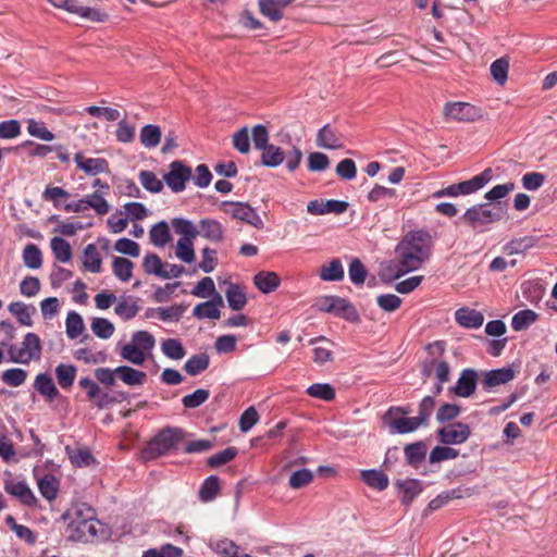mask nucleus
<instances>
[{"instance_id":"obj_1","label":"nucleus","mask_w":557,"mask_h":557,"mask_svg":"<svg viewBox=\"0 0 557 557\" xmlns=\"http://www.w3.org/2000/svg\"><path fill=\"white\" fill-rule=\"evenodd\" d=\"M433 248V239L426 231L408 233L396 247L398 257V272L388 275V278L400 276L418 270L430 258Z\"/></svg>"},{"instance_id":"obj_2","label":"nucleus","mask_w":557,"mask_h":557,"mask_svg":"<svg viewBox=\"0 0 557 557\" xmlns=\"http://www.w3.org/2000/svg\"><path fill=\"white\" fill-rule=\"evenodd\" d=\"M62 518L69 521L66 534L71 541L89 542L96 537L98 521L91 507L85 504L73 506Z\"/></svg>"},{"instance_id":"obj_3","label":"nucleus","mask_w":557,"mask_h":557,"mask_svg":"<svg viewBox=\"0 0 557 557\" xmlns=\"http://www.w3.org/2000/svg\"><path fill=\"white\" fill-rule=\"evenodd\" d=\"M505 215L506 209L500 202L480 203L467 209L462 220L473 230L483 231L486 225L500 221Z\"/></svg>"},{"instance_id":"obj_4","label":"nucleus","mask_w":557,"mask_h":557,"mask_svg":"<svg viewBox=\"0 0 557 557\" xmlns=\"http://www.w3.org/2000/svg\"><path fill=\"white\" fill-rule=\"evenodd\" d=\"M183 440V430L180 428H165L159 432L143 449V458L156 459L165 455Z\"/></svg>"},{"instance_id":"obj_5","label":"nucleus","mask_w":557,"mask_h":557,"mask_svg":"<svg viewBox=\"0 0 557 557\" xmlns=\"http://www.w3.org/2000/svg\"><path fill=\"white\" fill-rule=\"evenodd\" d=\"M42 345L40 337L35 333H27L21 347L10 345L8 347V356L11 362L29 364L30 361H37L41 358Z\"/></svg>"},{"instance_id":"obj_6","label":"nucleus","mask_w":557,"mask_h":557,"mask_svg":"<svg viewBox=\"0 0 557 557\" xmlns=\"http://www.w3.org/2000/svg\"><path fill=\"white\" fill-rule=\"evenodd\" d=\"M410 412L408 407L393 406L384 414L383 420L392 433L407 434L423 426L417 417H405Z\"/></svg>"},{"instance_id":"obj_7","label":"nucleus","mask_w":557,"mask_h":557,"mask_svg":"<svg viewBox=\"0 0 557 557\" xmlns=\"http://www.w3.org/2000/svg\"><path fill=\"white\" fill-rule=\"evenodd\" d=\"M444 117L457 122L470 123L481 120L483 116L482 109L462 101L446 102L443 108Z\"/></svg>"},{"instance_id":"obj_8","label":"nucleus","mask_w":557,"mask_h":557,"mask_svg":"<svg viewBox=\"0 0 557 557\" xmlns=\"http://www.w3.org/2000/svg\"><path fill=\"white\" fill-rule=\"evenodd\" d=\"M221 210L235 220L243 221L256 228L263 227V221L257 211L247 202L223 201L220 205Z\"/></svg>"},{"instance_id":"obj_9","label":"nucleus","mask_w":557,"mask_h":557,"mask_svg":"<svg viewBox=\"0 0 557 557\" xmlns=\"http://www.w3.org/2000/svg\"><path fill=\"white\" fill-rule=\"evenodd\" d=\"M191 178V169L182 161L175 160L170 164V170L164 174L163 180L173 193H181L185 189L186 183Z\"/></svg>"},{"instance_id":"obj_10","label":"nucleus","mask_w":557,"mask_h":557,"mask_svg":"<svg viewBox=\"0 0 557 557\" xmlns=\"http://www.w3.org/2000/svg\"><path fill=\"white\" fill-rule=\"evenodd\" d=\"M471 434L470 426L462 422L449 423L437 431L440 441L446 445L465 443Z\"/></svg>"},{"instance_id":"obj_11","label":"nucleus","mask_w":557,"mask_h":557,"mask_svg":"<svg viewBox=\"0 0 557 557\" xmlns=\"http://www.w3.org/2000/svg\"><path fill=\"white\" fill-rule=\"evenodd\" d=\"M78 385L86 392L88 399L91 400L99 409H102L114 401L108 393H101L98 383L88 376L81 377Z\"/></svg>"},{"instance_id":"obj_12","label":"nucleus","mask_w":557,"mask_h":557,"mask_svg":"<svg viewBox=\"0 0 557 557\" xmlns=\"http://www.w3.org/2000/svg\"><path fill=\"white\" fill-rule=\"evenodd\" d=\"M348 202L344 200H312L307 206V211L313 215H323L327 213L342 214L348 209Z\"/></svg>"},{"instance_id":"obj_13","label":"nucleus","mask_w":557,"mask_h":557,"mask_svg":"<svg viewBox=\"0 0 557 557\" xmlns=\"http://www.w3.org/2000/svg\"><path fill=\"white\" fill-rule=\"evenodd\" d=\"M76 166L87 175H98L109 172V162L103 158H86L83 152H76L74 156Z\"/></svg>"},{"instance_id":"obj_14","label":"nucleus","mask_w":557,"mask_h":557,"mask_svg":"<svg viewBox=\"0 0 557 557\" xmlns=\"http://www.w3.org/2000/svg\"><path fill=\"white\" fill-rule=\"evenodd\" d=\"M198 235L212 242L221 243L224 239L225 228L215 219H201L197 224Z\"/></svg>"},{"instance_id":"obj_15","label":"nucleus","mask_w":557,"mask_h":557,"mask_svg":"<svg viewBox=\"0 0 557 557\" xmlns=\"http://www.w3.org/2000/svg\"><path fill=\"white\" fill-rule=\"evenodd\" d=\"M223 297L221 294H216L215 298L196 305L193 310V315L198 320H218L221 317L220 308L223 307Z\"/></svg>"},{"instance_id":"obj_16","label":"nucleus","mask_w":557,"mask_h":557,"mask_svg":"<svg viewBox=\"0 0 557 557\" xmlns=\"http://www.w3.org/2000/svg\"><path fill=\"white\" fill-rule=\"evenodd\" d=\"M317 146L324 149H341L344 147L343 135L330 124L324 125L317 134Z\"/></svg>"},{"instance_id":"obj_17","label":"nucleus","mask_w":557,"mask_h":557,"mask_svg":"<svg viewBox=\"0 0 557 557\" xmlns=\"http://www.w3.org/2000/svg\"><path fill=\"white\" fill-rule=\"evenodd\" d=\"M478 373L473 369H463L453 387L454 393L459 397H470L476 388Z\"/></svg>"},{"instance_id":"obj_18","label":"nucleus","mask_w":557,"mask_h":557,"mask_svg":"<svg viewBox=\"0 0 557 557\" xmlns=\"http://www.w3.org/2000/svg\"><path fill=\"white\" fill-rule=\"evenodd\" d=\"M326 311L333 312L350 322L359 320V314L356 308L348 300L341 297H330Z\"/></svg>"},{"instance_id":"obj_19","label":"nucleus","mask_w":557,"mask_h":557,"mask_svg":"<svg viewBox=\"0 0 557 557\" xmlns=\"http://www.w3.org/2000/svg\"><path fill=\"white\" fill-rule=\"evenodd\" d=\"M493 177L491 169H485L482 173L473 176L468 181L457 183L458 196L471 195L483 188Z\"/></svg>"},{"instance_id":"obj_20","label":"nucleus","mask_w":557,"mask_h":557,"mask_svg":"<svg viewBox=\"0 0 557 557\" xmlns=\"http://www.w3.org/2000/svg\"><path fill=\"white\" fill-rule=\"evenodd\" d=\"M4 491L18 498L24 505L33 506L36 504V497L29 486L24 481L10 480L4 483Z\"/></svg>"},{"instance_id":"obj_21","label":"nucleus","mask_w":557,"mask_h":557,"mask_svg":"<svg viewBox=\"0 0 557 557\" xmlns=\"http://www.w3.org/2000/svg\"><path fill=\"white\" fill-rule=\"evenodd\" d=\"M513 377L515 371L510 367L494 369L484 373L482 384L485 389H491L510 382Z\"/></svg>"},{"instance_id":"obj_22","label":"nucleus","mask_w":557,"mask_h":557,"mask_svg":"<svg viewBox=\"0 0 557 557\" xmlns=\"http://www.w3.org/2000/svg\"><path fill=\"white\" fill-rule=\"evenodd\" d=\"M295 0H259L260 12L273 22L283 17V11Z\"/></svg>"},{"instance_id":"obj_23","label":"nucleus","mask_w":557,"mask_h":557,"mask_svg":"<svg viewBox=\"0 0 557 557\" xmlns=\"http://www.w3.org/2000/svg\"><path fill=\"white\" fill-rule=\"evenodd\" d=\"M34 388L45 397L47 400H53L59 395L60 392L55 386L52 377L48 373H38L34 381Z\"/></svg>"},{"instance_id":"obj_24","label":"nucleus","mask_w":557,"mask_h":557,"mask_svg":"<svg viewBox=\"0 0 557 557\" xmlns=\"http://www.w3.org/2000/svg\"><path fill=\"white\" fill-rule=\"evenodd\" d=\"M456 322L466 329H479L484 322V315L474 309L460 308L455 312Z\"/></svg>"},{"instance_id":"obj_25","label":"nucleus","mask_w":557,"mask_h":557,"mask_svg":"<svg viewBox=\"0 0 557 557\" xmlns=\"http://www.w3.org/2000/svg\"><path fill=\"white\" fill-rule=\"evenodd\" d=\"M37 486L41 496L52 502L57 498L60 488V481L51 473H46L37 479Z\"/></svg>"},{"instance_id":"obj_26","label":"nucleus","mask_w":557,"mask_h":557,"mask_svg":"<svg viewBox=\"0 0 557 557\" xmlns=\"http://www.w3.org/2000/svg\"><path fill=\"white\" fill-rule=\"evenodd\" d=\"M116 376L128 386H140L145 383L147 374L144 371L128 366L115 368Z\"/></svg>"},{"instance_id":"obj_27","label":"nucleus","mask_w":557,"mask_h":557,"mask_svg":"<svg viewBox=\"0 0 557 557\" xmlns=\"http://www.w3.org/2000/svg\"><path fill=\"white\" fill-rule=\"evenodd\" d=\"M360 479L369 487L376 491H384L389 483L388 476L383 471L376 469L361 470Z\"/></svg>"},{"instance_id":"obj_28","label":"nucleus","mask_w":557,"mask_h":557,"mask_svg":"<svg viewBox=\"0 0 557 557\" xmlns=\"http://www.w3.org/2000/svg\"><path fill=\"white\" fill-rule=\"evenodd\" d=\"M54 373L59 386L62 389L67 391L75 382L77 368L74 364L60 363L55 367Z\"/></svg>"},{"instance_id":"obj_29","label":"nucleus","mask_w":557,"mask_h":557,"mask_svg":"<svg viewBox=\"0 0 557 557\" xmlns=\"http://www.w3.org/2000/svg\"><path fill=\"white\" fill-rule=\"evenodd\" d=\"M253 283L260 292L269 294L280 286L281 280L275 272L260 271L255 275Z\"/></svg>"},{"instance_id":"obj_30","label":"nucleus","mask_w":557,"mask_h":557,"mask_svg":"<svg viewBox=\"0 0 557 557\" xmlns=\"http://www.w3.org/2000/svg\"><path fill=\"white\" fill-rule=\"evenodd\" d=\"M9 311L25 326H32V317L36 313V308L22 301H14L9 305Z\"/></svg>"},{"instance_id":"obj_31","label":"nucleus","mask_w":557,"mask_h":557,"mask_svg":"<svg viewBox=\"0 0 557 557\" xmlns=\"http://www.w3.org/2000/svg\"><path fill=\"white\" fill-rule=\"evenodd\" d=\"M426 451L428 446L422 441L409 444L404 449L405 458L407 462L412 467H417L424 460Z\"/></svg>"},{"instance_id":"obj_32","label":"nucleus","mask_w":557,"mask_h":557,"mask_svg":"<svg viewBox=\"0 0 557 557\" xmlns=\"http://www.w3.org/2000/svg\"><path fill=\"white\" fill-rule=\"evenodd\" d=\"M83 264L85 269L91 273H99L101 271L102 259L94 244H88L85 247L83 253Z\"/></svg>"},{"instance_id":"obj_33","label":"nucleus","mask_w":557,"mask_h":557,"mask_svg":"<svg viewBox=\"0 0 557 557\" xmlns=\"http://www.w3.org/2000/svg\"><path fill=\"white\" fill-rule=\"evenodd\" d=\"M285 160V152L278 146L270 144L262 150L261 163L268 168H276Z\"/></svg>"},{"instance_id":"obj_34","label":"nucleus","mask_w":557,"mask_h":557,"mask_svg":"<svg viewBox=\"0 0 557 557\" xmlns=\"http://www.w3.org/2000/svg\"><path fill=\"white\" fill-rule=\"evenodd\" d=\"M344 268L339 259H333L323 264L320 271V278L325 282H337L344 278Z\"/></svg>"},{"instance_id":"obj_35","label":"nucleus","mask_w":557,"mask_h":557,"mask_svg":"<svg viewBox=\"0 0 557 557\" xmlns=\"http://www.w3.org/2000/svg\"><path fill=\"white\" fill-rule=\"evenodd\" d=\"M397 485L403 493L401 503L406 505L410 504L422 492V484L416 479L399 481Z\"/></svg>"},{"instance_id":"obj_36","label":"nucleus","mask_w":557,"mask_h":557,"mask_svg":"<svg viewBox=\"0 0 557 557\" xmlns=\"http://www.w3.org/2000/svg\"><path fill=\"white\" fill-rule=\"evenodd\" d=\"M150 243L157 247H164L171 239L169 225L165 221L154 224L149 232Z\"/></svg>"},{"instance_id":"obj_37","label":"nucleus","mask_w":557,"mask_h":557,"mask_svg":"<svg viewBox=\"0 0 557 557\" xmlns=\"http://www.w3.org/2000/svg\"><path fill=\"white\" fill-rule=\"evenodd\" d=\"M225 297L228 307L235 311L242 310L247 305V297L237 284H230Z\"/></svg>"},{"instance_id":"obj_38","label":"nucleus","mask_w":557,"mask_h":557,"mask_svg":"<svg viewBox=\"0 0 557 557\" xmlns=\"http://www.w3.org/2000/svg\"><path fill=\"white\" fill-rule=\"evenodd\" d=\"M209 364V356L207 354H198L193 355L189 359H187L184 364V369L189 375L195 376L207 370Z\"/></svg>"},{"instance_id":"obj_39","label":"nucleus","mask_w":557,"mask_h":557,"mask_svg":"<svg viewBox=\"0 0 557 557\" xmlns=\"http://www.w3.org/2000/svg\"><path fill=\"white\" fill-rule=\"evenodd\" d=\"M50 247L53 252L54 258L62 262L66 263L72 258V249L69 242H66L62 237H53L50 242Z\"/></svg>"},{"instance_id":"obj_40","label":"nucleus","mask_w":557,"mask_h":557,"mask_svg":"<svg viewBox=\"0 0 557 557\" xmlns=\"http://www.w3.org/2000/svg\"><path fill=\"white\" fill-rule=\"evenodd\" d=\"M220 491V479L216 475L208 476L199 488V498L202 502L213 500Z\"/></svg>"},{"instance_id":"obj_41","label":"nucleus","mask_w":557,"mask_h":557,"mask_svg":"<svg viewBox=\"0 0 557 557\" xmlns=\"http://www.w3.org/2000/svg\"><path fill=\"white\" fill-rule=\"evenodd\" d=\"M120 356L122 359L135 366L144 364L147 355L131 342L120 347Z\"/></svg>"},{"instance_id":"obj_42","label":"nucleus","mask_w":557,"mask_h":557,"mask_svg":"<svg viewBox=\"0 0 557 557\" xmlns=\"http://www.w3.org/2000/svg\"><path fill=\"white\" fill-rule=\"evenodd\" d=\"M537 313L531 309L518 311L511 319V327L515 331L527 330L537 320Z\"/></svg>"},{"instance_id":"obj_43","label":"nucleus","mask_w":557,"mask_h":557,"mask_svg":"<svg viewBox=\"0 0 557 557\" xmlns=\"http://www.w3.org/2000/svg\"><path fill=\"white\" fill-rule=\"evenodd\" d=\"M114 275L122 282H128L133 275L134 263L123 257H115L112 262Z\"/></svg>"},{"instance_id":"obj_44","label":"nucleus","mask_w":557,"mask_h":557,"mask_svg":"<svg viewBox=\"0 0 557 557\" xmlns=\"http://www.w3.org/2000/svg\"><path fill=\"white\" fill-rule=\"evenodd\" d=\"M140 143L146 148L157 147L161 140V129L157 125H145L140 131Z\"/></svg>"},{"instance_id":"obj_45","label":"nucleus","mask_w":557,"mask_h":557,"mask_svg":"<svg viewBox=\"0 0 557 557\" xmlns=\"http://www.w3.org/2000/svg\"><path fill=\"white\" fill-rule=\"evenodd\" d=\"M65 325L66 334L71 339L77 338L85 331L83 318L76 311L69 312Z\"/></svg>"},{"instance_id":"obj_46","label":"nucleus","mask_w":557,"mask_h":557,"mask_svg":"<svg viewBox=\"0 0 557 557\" xmlns=\"http://www.w3.org/2000/svg\"><path fill=\"white\" fill-rule=\"evenodd\" d=\"M161 350L164 356L173 360H181L186 355L182 343L176 338L164 339L161 344Z\"/></svg>"},{"instance_id":"obj_47","label":"nucleus","mask_w":557,"mask_h":557,"mask_svg":"<svg viewBox=\"0 0 557 557\" xmlns=\"http://www.w3.org/2000/svg\"><path fill=\"white\" fill-rule=\"evenodd\" d=\"M219 294L213 280L210 276L201 278L191 290V295L198 298H215Z\"/></svg>"},{"instance_id":"obj_48","label":"nucleus","mask_w":557,"mask_h":557,"mask_svg":"<svg viewBox=\"0 0 557 557\" xmlns=\"http://www.w3.org/2000/svg\"><path fill=\"white\" fill-rule=\"evenodd\" d=\"M537 239L533 236H524L520 238L512 239L505 246V250L509 255H518L523 253L528 249L534 247L536 245Z\"/></svg>"},{"instance_id":"obj_49","label":"nucleus","mask_w":557,"mask_h":557,"mask_svg":"<svg viewBox=\"0 0 557 557\" xmlns=\"http://www.w3.org/2000/svg\"><path fill=\"white\" fill-rule=\"evenodd\" d=\"M131 343L147 355L153 349L156 339L148 331H136L132 335Z\"/></svg>"},{"instance_id":"obj_50","label":"nucleus","mask_w":557,"mask_h":557,"mask_svg":"<svg viewBox=\"0 0 557 557\" xmlns=\"http://www.w3.org/2000/svg\"><path fill=\"white\" fill-rule=\"evenodd\" d=\"M92 333L102 339L110 338L114 333V325L106 318H94L90 324Z\"/></svg>"},{"instance_id":"obj_51","label":"nucleus","mask_w":557,"mask_h":557,"mask_svg":"<svg viewBox=\"0 0 557 557\" xmlns=\"http://www.w3.org/2000/svg\"><path fill=\"white\" fill-rule=\"evenodd\" d=\"M187 306L180 304V305H173L171 307L166 308H157L156 312L159 315L160 320L164 322H177L182 319L184 312L186 311Z\"/></svg>"},{"instance_id":"obj_52","label":"nucleus","mask_w":557,"mask_h":557,"mask_svg":"<svg viewBox=\"0 0 557 557\" xmlns=\"http://www.w3.org/2000/svg\"><path fill=\"white\" fill-rule=\"evenodd\" d=\"M23 261L28 269H39L42 264L40 249L35 244H28L23 250Z\"/></svg>"},{"instance_id":"obj_53","label":"nucleus","mask_w":557,"mask_h":557,"mask_svg":"<svg viewBox=\"0 0 557 557\" xmlns=\"http://www.w3.org/2000/svg\"><path fill=\"white\" fill-rule=\"evenodd\" d=\"M27 372L21 368H11L2 372L1 380L11 387H18L25 383Z\"/></svg>"},{"instance_id":"obj_54","label":"nucleus","mask_w":557,"mask_h":557,"mask_svg":"<svg viewBox=\"0 0 557 557\" xmlns=\"http://www.w3.org/2000/svg\"><path fill=\"white\" fill-rule=\"evenodd\" d=\"M307 394L311 397L322 399L325 401L335 398V389L327 383H315L307 388Z\"/></svg>"},{"instance_id":"obj_55","label":"nucleus","mask_w":557,"mask_h":557,"mask_svg":"<svg viewBox=\"0 0 557 557\" xmlns=\"http://www.w3.org/2000/svg\"><path fill=\"white\" fill-rule=\"evenodd\" d=\"M27 132L30 136L45 141H51L54 139V134L50 132L45 123L38 122L34 119L27 121Z\"/></svg>"},{"instance_id":"obj_56","label":"nucleus","mask_w":557,"mask_h":557,"mask_svg":"<svg viewBox=\"0 0 557 557\" xmlns=\"http://www.w3.org/2000/svg\"><path fill=\"white\" fill-rule=\"evenodd\" d=\"M138 311L139 307L132 298L120 300L114 308V312L125 321L136 317Z\"/></svg>"},{"instance_id":"obj_57","label":"nucleus","mask_w":557,"mask_h":557,"mask_svg":"<svg viewBox=\"0 0 557 557\" xmlns=\"http://www.w3.org/2000/svg\"><path fill=\"white\" fill-rule=\"evenodd\" d=\"M237 448L227 447L212 456H210L207 460V465L210 468H219L223 465H226L231 460H233L237 456Z\"/></svg>"},{"instance_id":"obj_58","label":"nucleus","mask_w":557,"mask_h":557,"mask_svg":"<svg viewBox=\"0 0 557 557\" xmlns=\"http://www.w3.org/2000/svg\"><path fill=\"white\" fill-rule=\"evenodd\" d=\"M210 397V391L205 388H198L194 393L185 395L182 398V404L185 408L194 409L201 406Z\"/></svg>"},{"instance_id":"obj_59","label":"nucleus","mask_w":557,"mask_h":557,"mask_svg":"<svg viewBox=\"0 0 557 557\" xmlns=\"http://www.w3.org/2000/svg\"><path fill=\"white\" fill-rule=\"evenodd\" d=\"M172 225L175 232L182 235L181 238L194 240L198 235L197 226H195L189 220L177 218L172 221Z\"/></svg>"},{"instance_id":"obj_60","label":"nucleus","mask_w":557,"mask_h":557,"mask_svg":"<svg viewBox=\"0 0 557 557\" xmlns=\"http://www.w3.org/2000/svg\"><path fill=\"white\" fill-rule=\"evenodd\" d=\"M435 407L434 396H425L419 404L417 419L423 426L429 425L430 418Z\"/></svg>"},{"instance_id":"obj_61","label":"nucleus","mask_w":557,"mask_h":557,"mask_svg":"<svg viewBox=\"0 0 557 557\" xmlns=\"http://www.w3.org/2000/svg\"><path fill=\"white\" fill-rule=\"evenodd\" d=\"M139 181L143 187L150 193H160L163 189V183L151 171H140Z\"/></svg>"},{"instance_id":"obj_62","label":"nucleus","mask_w":557,"mask_h":557,"mask_svg":"<svg viewBox=\"0 0 557 557\" xmlns=\"http://www.w3.org/2000/svg\"><path fill=\"white\" fill-rule=\"evenodd\" d=\"M143 268L147 274H153L161 278L164 264L158 255L147 253L143 260Z\"/></svg>"},{"instance_id":"obj_63","label":"nucleus","mask_w":557,"mask_h":557,"mask_svg":"<svg viewBox=\"0 0 557 557\" xmlns=\"http://www.w3.org/2000/svg\"><path fill=\"white\" fill-rule=\"evenodd\" d=\"M84 199L87 208L94 209L100 215L107 214L110 211V205L99 191L87 195Z\"/></svg>"},{"instance_id":"obj_64","label":"nucleus","mask_w":557,"mask_h":557,"mask_svg":"<svg viewBox=\"0 0 557 557\" xmlns=\"http://www.w3.org/2000/svg\"><path fill=\"white\" fill-rule=\"evenodd\" d=\"M212 548L221 557H235L239 550V547L228 539L212 543Z\"/></svg>"}]
</instances>
